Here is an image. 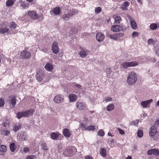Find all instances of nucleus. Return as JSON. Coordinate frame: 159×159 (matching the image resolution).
Segmentation results:
<instances>
[{
  "label": "nucleus",
  "mask_w": 159,
  "mask_h": 159,
  "mask_svg": "<svg viewBox=\"0 0 159 159\" xmlns=\"http://www.w3.org/2000/svg\"><path fill=\"white\" fill-rule=\"evenodd\" d=\"M76 148L74 147H66L64 149L63 154L65 157H70L73 155L74 152H76Z\"/></svg>",
  "instance_id": "f257e3e1"
},
{
  "label": "nucleus",
  "mask_w": 159,
  "mask_h": 159,
  "mask_svg": "<svg viewBox=\"0 0 159 159\" xmlns=\"http://www.w3.org/2000/svg\"><path fill=\"white\" fill-rule=\"evenodd\" d=\"M34 111L33 110H30L25 111H21L17 112L16 115L18 119H20L22 117H28L29 116H31Z\"/></svg>",
  "instance_id": "f03ea898"
},
{
  "label": "nucleus",
  "mask_w": 159,
  "mask_h": 159,
  "mask_svg": "<svg viewBox=\"0 0 159 159\" xmlns=\"http://www.w3.org/2000/svg\"><path fill=\"white\" fill-rule=\"evenodd\" d=\"M10 31L7 24L2 23L0 25V34H9L11 33Z\"/></svg>",
  "instance_id": "7ed1b4c3"
},
{
  "label": "nucleus",
  "mask_w": 159,
  "mask_h": 159,
  "mask_svg": "<svg viewBox=\"0 0 159 159\" xmlns=\"http://www.w3.org/2000/svg\"><path fill=\"white\" fill-rule=\"evenodd\" d=\"M139 64L138 62L133 61L130 62H124L122 63L121 65L124 68H127L128 67H134L137 66Z\"/></svg>",
  "instance_id": "20e7f679"
},
{
  "label": "nucleus",
  "mask_w": 159,
  "mask_h": 159,
  "mask_svg": "<svg viewBox=\"0 0 159 159\" xmlns=\"http://www.w3.org/2000/svg\"><path fill=\"white\" fill-rule=\"evenodd\" d=\"M147 154L150 157L152 156L157 157L159 155V150L157 149H151L147 152Z\"/></svg>",
  "instance_id": "39448f33"
},
{
  "label": "nucleus",
  "mask_w": 159,
  "mask_h": 159,
  "mask_svg": "<svg viewBox=\"0 0 159 159\" xmlns=\"http://www.w3.org/2000/svg\"><path fill=\"white\" fill-rule=\"evenodd\" d=\"M53 101L56 103H63L64 102V96L61 94L56 95L53 99Z\"/></svg>",
  "instance_id": "423d86ee"
},
{
  "label": "nucleus",
  "mask_w": 159,
  "mask_h": 159,
  "mask_svg": "<svg viewBox=\"0 0 159 159\" xmlns=\"http://www.w3.org/2000/svg\"><path fill=\"white\" fill-rule=\"evenodd\" d=\"M78 13L77 10H73V11L67 13L65 14L62 16V18L65 20H67L69 18H70L74 15Z\"/></svg>",
  "instance_id": "0eeeda50"
},
{
  "label": "nucleus",
  "mask_w": 159,
  "mask_h": 159,
  "mask_svg": "<svg viewBox=\"0 0 159 159\" xmlns=\"http://www.w3.org/2000/svg\"><path fill=\"white\" fill-rule=\"evenodd\" d=\"M73 87V91L75 93H80L81 91V90H82V85L76 83H75L74 84Z\"/></svg>",
  "instance_id": "6e6552de"
},
{
  "label": "nucleus",
  "mask_w": 159,
  "mask_h": 159,
  "mask_svg": "<svg viewBox=\"0 0 159 159\" xmlns=\"http://www.w3.org/2000/svg\"><path fill=\"white\" fill-rule=\"evenodd\" d=\"M125 29H124L122 26L119 25H114L111 27V30L114 32H118L120 31H124Z\"/></svg>",
  "instance_id": "1a4fd4ad"
},
{
  "label": "nucleus",
  "mask_w": 159,
  "mask_h": 159,
  "mask_svg": "<svg viewBox=\"0 0 159 159\" xmlns=\"http://www.w3.org/2000/svg\"><path fill=\"white\" fill-rule=\"evenodd\" d=\"M30 56L31 53L30 52L24 50L22 52H21L20 57L22 58L27 59L30 58Z\"/></svg>",
  "instance_id": "9d476101"
},
{
  "label": "nucleus",
  "mask_w": 159,
  "mask_h": 159,
  "mask_svg": "<svg viewBox=\"0 0 159 159\" xmlns=\"http://www.w3.org/2000/svg\"><path fill=\"white\" fill-rule=\"evenodd\" d=\"M137 74L135 72L132 71L128 72L127 80H137Z\"/></svg>",
  "instance_id": "9b49d317"
},
{
  "label": "nucleus",
  "mask_w": 159,
  "mask_h": 159,
  "mask_svg": "<svg viewBox=\"0 0 159 159\" xmlns=\"http://www.w3.org/2000/svg\"><path fill=\"white\" fill-rule=\"evenodd\" d=\"M52 50L54 54H57L59 51L58 43L56 42H54L52 46Z\"/></svg>",
  "instance_id": "f8f14e48"
},
{
  "label": "nucleus",
  "mask_w": 159,
  "mask_h": 159,
  "mask_svg": "<svg viewBox=\"0 0 159 159\" xmlns=\"http://www.w3.org/2000/svg\"><path fill=\"white\" fill-rule=\"evenodd\" d=\"M28 15L33 20H35L38 18V16L36 12L33 11H30L28 12Z\"/></svg>",
  "instance_id": "ddd939ff"
},
{
  "label": "nucleus",
  "mask_w": 159,
  "mask_h": 159,
  "mask_svg": "<svg viewBox=\"0 0 159 159\" xmlns=\"http://www.w3.org/2000/svg\"><path fill=\"white\" fill-rule=\"evenodd\" d=\"M158 133L157 130V126L152 125L151 126L149 132L150 135L152 137Z\"/></svg>",
  "instance_id": "4468645a"
},
{
  "label": "nucleus",
  "mask_w": 159,
  "mask_h": 159,
  "mask_svg": "<svg viewBox=\"0 0 159 159\" xmlns=\"http://www.w3.org/2000/svg\"><path fill=\"white\" fill-rule=\"evenodd\" d=\"M129 18L130 21L131 25L132 28L135 30L137 29V25L135 21L131 16H129Z\"/></svg>",
  "instance_id": "2eb2a0df"
},
{
  "label": "nucleus",
  "mask_w": 159,
  "mask_h": 159,
  "mask_svg": "<svg viewBox=\"0 0 159 159\" xmlns=\"http://www.w3.org/2000/svg\"><path fill=\"white\" fill-rule=\"evenodd\" d=\"M104 38L105 36L102 33H98L96 35V39L99 42L102 41Z\"/></svg>",
  "instance_id": "dca6fc26"
},
{
  "label": "nucleus",
  "mask_w": 159,
  "mask_h": 159,
  "mask_svg": "<svg viewBox=\"0 0 159 159\" xmlns=\"http://www.w3.org/2000/svg\"><path fill=\"white\" fill-rule=\"evenodd\" d=\"M76 107L80 110L84 109L86 107V105L84 103L77 102L76 103Z\"/></svg>",
  "instance_id": "f3484780"
},
{
  "label": "nucleus",
  "mask_w": 159,
  "mask_h": 159,
  "mask_svg": "<svg viewBox=\"0 0 159 159\" xmlns=\"http://www.w3.org/2000/svg\"><path fill=\"white\" fill-rule=\"evenodd\" d=\"M130 5V3L128 1H125L121 5L120 8L123 11H127L128 10L127 7Z\"/></svg>",
  "instance_id": "a211bd4d"
},
{
  "label": "nucleus",
  "mask_w": 159,
  "mask_h": 159,
  "mask_svg": "<svg viewBox=\"0 0 159 159\" xmlns=\"http://www.w3.org/2000/svg\"><path fill=\"white\" fill-rule=\"evenodd\" d=\"M87 51L83 48H81V50L78 52V54L82 58L86 57L87 55Z\"/></svg>",
  "instance_id": "6ab92c4d"
},
{
  "label": "nucleus",
  "mask_w": 159,
  "mask_h": 159,
  "mask_svg": "<svg viewBox=\"0 0 159 159\" xmlns=\"http://www.w3.org/2000/svg\"><path fill=\"white\" fill-rule=\"evenodd\" d=\"M26 137V135L24 133L21 132L17 136V139L19 141L25 140Z\"/></svg>",
  "instance_id": "aec40b11"
},
{
  "label": "nucleus",
  "mask_w": 159,
  "mask_h": 159,
  "mask_svg": "<svg viewBox=\"0 0 159 159\" xmlns=\"http://www.w3.org/2000/svg\"><path fill=\"white\" fill-rule=\"evenodd\" d=\"M60 135L58 132H53L50 134L51 138L53 140H57Z\"/></svg>",
  "instance_id": "412c9836"
},
{
  "label": "nucleus",
  "mask_w": 159,
  "mask_h": 159,
  "mask_svg": "<svg viewBox=\"0 0 159 159\" xmlns=\"http://www.w3.org/2000/svg\"><path fill=\"white\" fill-rule=\"evenodd\" d=\"M44 68L48 71L51 72L53 70V66L50 63H47L45 65Z\"/></svg>",
  "instance_id": "4be33fe9"
},
{
  "label": "nucleus",
  "mask_w": 159,
  "mask_h": 159,
  "mask_svg": "<svg viewBox=\"0 0 159 159\" xmlns=\"http://www.w3.org/2000/svg\"><path fill=\"white\" fill-rule=\"evenodd\" d=\"M113 17L115 20V22L116 24L119 23L121 20L120 17L119 15L117 14L113 15Z\"/></svg>",
  "instance_id": "5701e85b"
},
{
  "label": "nucleus",
  "mask_w": 159,
  "mask_h": 159,
  "mask_svg": "<svg viewBox=\"0 0 159 159\" xmlns=\"http://www.w3.org/2000/svg\"><path fill=\"white\" fill-rule=\"evenodd\" d=\"M69 98L70 102H75L76 100V96L75 94L71 93L69 94Z\"/></svg>",
  "instance_id": "b1692460"
},
{
  "label": "nucleus",
  "mask_w": 159,
  "mask_h": 159,
  "mask_svg": "<svg viewBox=\"0 0 159 159\" xmlns=\"http://www.w3.org/2000/svg\"><path fill=\"white\" fill-rule=\"evenodd\" d=\"M148 43L149 45H153L154 48L156 46V44H158V43L155 41L153 40L152 39H148Z\"/></svg>",
  "instance_id": "393cba45"
},
{
  "label": "nucleus",
  "mask_w": 159,
  "mask_h": 159,
  "mask_svg": "<svg viewBox=\"0 0 159 159\" xmlns=\"http://www.w3.org/2000/svg\"><path fill=\"white\" fill-rule=\"evenodd\" d=\"M152 101V100L151 99L149 100H147L146 101H143L141 103V104L143 107H147L148 105Z\"/></svg>",
  "instance_id": "a878e982"
},
{
  "label": "nucleus",
  "mask_w": 159,
  "mask_h": 159,
  "mask_svg": "<svg viewBox=\"0 0 159 159\" xmlns=\"http://www.w3.org/2000/svg\"><path fill=\"white\" fill-rule=\"evenodd\" d=\"M63 134L64 136L67 138H69L70 136V133L69 130L66 128L63 130Z\"/></svg>",
  "instance_id": "bb28decb"
},
{
  "label": "nucleus",
  "mask_w": 159,
  "mask_h": 159,
  "mask_svg": "<svg viewBox=\"0 0 159 159\" xmlns=\"http://www.w3.org/2000/svg\"><path fill=\"white\" fill-rule=\"evenodd\" d=\"M52 11L55 15H58L61 12L60 8L59 7H56L53 9Z\"/></svg>",
  "instance_id": "cd10ccee"
},
{
  "label": "nucleus",
  "mask_w": 159,
  "mask_h": 159,
  "mask_svg": "<svg viewBox=\"0 0 159 159\" xmlns=\"http://www.w3.org/2000/svg\"><path fill=\"white\" fill-rule=\"evenodd\" d=\"M106 72L107 77L111 78L110 77L112 76V75H112V72L111 69L110 68H107L106 70Z\"/></svg>",
  "instance_id": "c85d7f7f"
},
{
  "label": "nucleus",
  "mask_w": 159,
  "mask_h": 159,
  "mask_svg": "<svg viewBox=\"0 0 159 159\" xmlns=\"http://www.w3.org/2000/svg\"><path fill=\"white\" fill-rule=\"evenodd\" d=\"M36 77V80H43V72H37Z\"/></svg>",
  "instance_id": "c756f323"
},
{
  "label": "nucleus",
  "mask_w": 159,
  "mask_h": 159,
  "mask_svg": "<svg viewBox=\"0 0 159 159\" xmlns=\"http://www.w3.org/2000/svg\"><path fill=\"white\" fill-rule=\"evenodd\" d=\"M21 128V125L20 124L15 125L13 127V130L15 132L18 131Z\"/></svg>",
  "instance_id": "7c9ffc66"
},
{
  "label": "nucleus",
  "mask_w": 159,
  "mask_h": 159,
  "mask_svg": "<svg viewBox=\"0 0 159 159\" xmlns=\"http://www.w3.org/2000/svg\"><path fill=\"white\" fill-rule=\"evenodd\" d=\"M100 154L103 157L106 156V150L103 148L100 149Z\"/></svg>",
  "instance_id": "2f4dec72"
},
{
  "label": "nucleus",
  "mask_w": 159,
  "mask_h": 159,
  "mask_svg": "<svg viewBox=\"0 0 159 159\" xmlns=\"http://www.w3.org/2000/svg\"><path fill=\"white\" fill-rule=\"evenodd\" d=\"M158 27L159 28V25H157L155 23H152L150 24L149 26L150 29L152 30H155Z\"/></svg>",
  "instance_id": "473e14b6"
},
{
  "label": "nucleus",
  "mask_w": 159,
  "mask_h": 159,
  "mask_svg": "<svg viewBox=\"0 0 159 159\" xmlns=\"http://www.w3.org/2000/svg\"><path fill=\"white\" fill-rule=\"evenodd\" d=\"M16 98L15 96H12L11 99V102L13 107L16 104Z\"/></svg>",
  "instance_id": "72a5a7b5"
},
{
  "label": "nucleus",
  "mask_w": 159,
  "mask_h": 159,
  "mask_svg": "<svg viewBox=\"0 0 159 159\" xmlns=\"http://www.w3.org/2000/svg\"><path fill=\"white\" fill-rule=\"evenodd\" d=\"M14 3L13 0H8L6 2V6L7 7H10Z\"/></svg>",
  "instance_id": "f704fd0d"
},
{
  "label": "nucleus",
  "mask_w": 159,
  "mask_h": 159,
  "mask_svg": "<svg viewBox=\"0 0 159 159\" xmlns=\"http://www.w3.org/2000/svg\"><path fill=\"white\" fill-rule=\"evenodd\" d=\"M154 51L157 55L159 56V44H156V46L154 48Z\"/></svg>",
  "instance_id": "c9c22d12"
},
{
  "label": "nucleus",
  "mask_w": 159,
  "mask_h": 159,
  "mask_svg": "<svg viewBox=\"0 0 159 159\" xmlns=\"http://www.w3.org/2000/svg\"><path fill=\"white\" fill-rule=\"evenodd\" d=\"M114 107V105L111 104L107 106V111H110L113 109Z\"/></svg>",
  "instance_id": "e433bc0d"
},
{
  "label": "nucleus",
  "mask_w": 159,
  "mask_h": 159,
  "mask_svg": "<svg viewBox=\"0 0 159 159\" xmlns=\"http://www.w3.org/2000/svg\"><path fill=\"white\" fill-rule=\"evenodd\" d=\"M15 144L14 143H12L10 144V148L11 151L13 152L15 150Z\"/></svg>",
  "instance_id": "4c0bfd02"
},
{
  "label": "nucleus",
  "mask_w": 159,
  "mask_h": 159,
  "mask_svg": "<svg viewBox=\"0 0 159 159\" xmlns=\"http://www.w3.org/2000/svg\"><path fill=\"white\" fill-rule=\"evenodd\" d=\"M41 148L43 151L47 150H48V148L46 143H42Z\"/></svg>",
  "instance_id": "58836bf2"
},
{
  "label": "nucleus",
  "mask_w": 159,
  "mask_h": 159,
  "mask_svg": "<svg viewBox=\"0 0 159 159\" xmlns=\"http://www.w3.org/2000/svg\"><path fill=\"white\" fill-rule=\"evenodd\" d=\"M98 135L100 136H103L104 135V132L103 130L101 129L99 130L98 133Z\"/></svg>",
  "instance_id": "ea45409f"
},
{
  "label": "nucleus",
  "mask_w": 159,
  "mask_h": 159,
  "mask_svg": "<svg viewBox=\"0 0 159 159\" xmlns=\"http://www.w3.org/2000/svg\"><path fill=\"white\" fill-rule=\"evenodd\" d=\"M108 142H109L110 143V144L111 147H113L114 146V141L113 139H111L110 138H109L108 139Z\"/></svg>",
  "instance_id": "a19ab883"
},
{
  "label": "nucleus",
  "mask_w": 159,
  "mask_h": 159,
  "mask_svg": "<svg viewBox=\"0 0 159 159\" xmlns=\"http://www.w3.org/2000/svg\"><path fill=\"white\" fill-rule=\"evenodd\" d=\"M143 135V131L140 130H139L137 132V135L139 137L141 138L142 137Z\"/></svg>",
  "instance_id": "79ce46f5"
},
{
  "label": "nucleus",
  "mask_w": 159,
  "mask_h": 159,
  "mask_svg": "<svg viewBox=\"0 0 159 159\" xmlns=\"http://www.w3.org/2000/svg\"><path fill=\"white\" fill-rule=\"evenodd\" d=\"M136 82L135 80H127V82L129 85H133Z\"/></svg>",
  "instance_id": "37998d69"
},
{
  "label": "nucleus",
  "mask_w": 159,
  "mask_h": 159,
  "mask_svg": "<svg viewBox=\"0 0 159 159\" xmlns=\"http://www.w3.org/2000/svg\"><path fill=\"white\" fill-rule=\"evenodd\" d=\"M108 36H109L111 39L115 40L117 39L116 34H114L109 35V36L108 35Z\"/></svg>",
  "instance_id": "c03bdc74"
},
{
  "label": "nucleus",
  "mask_w": 159,
  "mask_h": 159,
  "mask_svg": "<svg viewBox=\"0 0 159 159\" xmlns=\"http://www.w3.org/2000/svg\"><path fill=\"white\" fill-rule=\"evenodd\" d=\"M102 11L101 8L100 7H98L95 8V12L97 13H99L101 12Z\"/></svg>",
  "instance_id": "a18cd8bd"
},
{
  "label": "nucleus",
  "mask_w": 159,
  "mask_h": 159,
  "mask_svg": "<svg viewBox=\"0 0 159 159\" xmlns=\"http://www.w3.org/2000/svg\"><path fill=\"white\" fill-rule=\"evenodd\" d=\"M152 137L154 140H157L159 139V133L158 132L157 133Z\"/></svg>",
  "instance_id": "49530a36"
},
{
  "label": "nucleus",
  "mask_w": 159,
  "mask_h": 159,
  "mask_svg": "<svg viewBox=\"0 0 159 159\" xmlns=\"http://www.w3.org/2000/svg\"><path fill=\"white\" fill-rule=\"evenodd\" d=\"M6 147L4 145H1L0 148V150L2 152H5L6 151Z\"/></svg>",
  "instance_id": "de8ad7c7"
},
{
  "label": "nucleus",
  "mask_w": 159,
  "mask_h": 159,
  "mask_svg": "<svg viewBox=\"0 0 159 159\" xmlns=\"http://www.w3.org/2000/svg\"><path fill=\"white\" fill-rule=\"evenodd\" d=\"M80 127L82 129H84L85 130H87L86 126L83 123H81L80 125Z\"/></svg>",
  "instance_id": "09e8293b"
},
{
  "label": "nucleus",
  "mask_w": 159,
  "mask_h": 159,
  "mask_svg": "<svg viewBox=\"0 0 159 159\" xmlns=\"http://www.w3.org/2000/svg\"><path fill=\"white\" fill-rule=\"evenodd\" d=\"M95 127L93 125H91L87 128V130L89 131H93L95 129Z\"/></svg>",
  "instance_id": "8fccbe9b"
},
{
  "label": "nucleus",
  "mask_w": 159,
  "mask_h": 159,
  "mask_svg": "<svg viewBox=\"0 0 159 159\" xmlns=\"http://www.w3.org/2000/svg\"><path fill=\"white\" fill-rule=\"evenodd\" d=\"M20 6L23 8H25L26 7V6L25 4V2L22 0L20 1Z\"/></svg>",
  "instance_id": "3c124183"
},
{
  "label": "nucleus",
  "mask_w": 159,
  "mask_h": 159,
  "mask_svg": "<svg viewBox=\"0 0 159 159\" xmlns=\"http://www.w3.org/2000/svg\"><path fill=\"white\" fill-rule=\"evenodd\" d=\"M2 132L3 134L6 136L8 135L10 133V131L8 130H2Z\"/></svg>",
  "instance_id": "603ef678"
},
{
  "label": "nucleus",
  "mask_w": 159,
  "mask_h": 159,
  "mask_svg": "<svg viewBox=\"0 0 159 159\" xmlns=\"http://www.w3.org/2000/svg\"><path fill=\"white\" fill-rule=\"evenodd\" d=\"M139 33L137 32L134 31L133 32L132 34V36L133 38L138 37L139 36Z\"/></svg>",
  "instance_id": "864d4df0"
},
{
  "label": "nucleus",
  "mask_w": 159,
  "mask_h": 159,
  "mask_svg": "<svg viewBox=\"0 0 159 159\" xmlns=\"http://www.w3.org/2000/svg\"><path fill=\"white\" fill-rule=\"evenodd\" d=\"M16 24L15 23L12 22L10 25V27H9V28H10V30L12 29H14L16 28Z\"/></svg>",
  "instance_id": "5fc2aeb1"
},
{
  "label": "nucleus",
  "mask_w": 159,
  "mask_h": 159,
  "mask_svg": "<svg viewBox=\"0 0 159 159\" xmlns=\"http://www.w3.org/2000/svg\"><path fill=\"white\" fill-rule=\"evenodd\" d=\"M4 102L3 99L2 98H0V107H1L4 106Z\"/></svg>",
  "instance_id": "6e6d98bb"
},
{
  "label": "nucleus",
  "mask_w": 159,
  "mask_h": 159,
  "mask_svg": "<svg viewBox=\"0 0 159 159\" xmlns=\"http://www.w3.org/2000/svg\"><path fill=\"white\" fill-rule=\"evenodd\" d=\"M23 151L25 153L28 152H30V149L28 147H25L23 148Z\"/></svg>",
  "instance_id": "4d7b16f0"
},
{
  "label": "nucleus",
  "mask_w": 159,
  "mask_h": 159,
  "mask_svg": "<svg viewBox=\"0 0 159 159\" xmlns=\"http://www.w3.org/2000/svg\"><path fill=\"white\" fill-rule=\"evenodd\" d=\"M117 39L120 37H123L124 36V34L122 33L116 34Z\"/></svg>",
  "instance_id": "13d9d810"
},
{
  "label": "nucleus",
  "mask_w": 159,
  "mask_h": 159,
  "mask_svg": "<svg viewBox=\"0 0 159 159\" xmlns=\"http://www.w3.org/2000/svg\"><path fill=\"white\" fill-rule=\"evenodd\" d=\"M148 59V60L152 62H155L156 61V59L154 58L149 57Z\"/></svg>",
  "instance_id": "bf43d9fd"
},
{
  "label": "nucleus",
  "mask_w": 159,
  "mask_h": 159,
  "mask_svg": "<svg viewBox=\"0 0 159 159\" xmlns=\"http://www.w3.org/2000/svg\"><path fill=\"white\" fill-rule=\"evenodd\" d=\"M112 99V98L110 97H107L105 98V101L106 102L111 101Z\"/></svg>",
  "instance_id": "052dcab7"
},
{
  "label": "nucleus",
  "mask_w": 159,
  "mask_h": 159,
  "mask_svg": "<svg viewBox=\"0 0 159 159\" xmlns=\"http://www.w3.org/2000/svg\"><path fill=\"white\" fill-rule=\"evenodd\" d=\"M153 125L155 126H157V128L159 127V120L156 121L155 122Z\"/></svg>",
  "instance_id": "680f3d73"
},
{
  "label": "nucleus",
  "mask_w": 159,
  "mask_h": 159,
  "mask_svg": "<svg viewBox=\"0 0 159 159\" xmlns=\"http://www.w3.org/2000/svg\"><path fill=\"white\" fill-rule=\"evenodd\" d=\"M117 129L119 132L120 134H125V132L123 130L121 129L120 128H117Z\"/></svg>",
  "instance_id": "e2e57ef3"
},
{
  "label": "nucleus",
  "mask_w": 159,
  "mask_h": 159,
  "mask_svg": "<svg viewBox=\"0 0 159 159\" xmlns=\"http://www.w3.org/2000/svg\"><path fill=\"white\" fill-rule=\"evenodd\" d=\"M35 157L34 155H31L27 157L26 159H34Z\"/></svg>",
  "instance_id": "0e129e2a"
},
{
  "label": "nucleus",
  "mask_w": 159,
  "mask_h": 159,
  "mask_svg": "<svg viewBox=\"0 0 159 159\" xmlns=\"http://www.w3.org/2000/svg\"><path fill=\"white\" fill-rule=\"evenodd\" d=\"M139 122V120H136L134 121H133V124L135 125H138Z\"/></svg>",
  "instance_id": "69168bd1"
},
{
  "label": "nucleus",
  "mask_w": 159,
  "mask_h": 159,
  "mask_svg": "<svg viewBox=\"0 0 159 159\" xmlns=\"http://www.w3.org/2000/svg\"><path fill=\"white\" fill-rule=\"evenodd\" d=\"M85 159H93V158L90 156H87L85 157Z\"/></svg>",
  "instance_id": "338daca9"
},
{
  "label": "nucleus",
  "mask_w": 159,
  "mask_h": 159,
  "mask_svg": "<svg viewBox=\"0 0 159 159\" xmlns=\"http://www.w3.org/2000/svg\"><path fill=\"white\" fill-rule=\"evenodd\" d=\"M8 122L7 121H6V122H5L4 123V126L5 127L7 126L8 125Z\"/></svg>",
  "instance_id": "774afa93"
}]
</instances>
